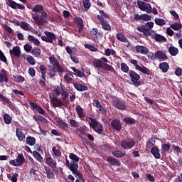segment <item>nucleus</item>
<instances>
[{"instance_id":"nucleus-1","label":"nucleus","mask_w":182,"mask_h":182,"mask_svg":"<svg viewBox=\"0 0 182 182\" xmlns=\"http://www.w3.org/2000/svg\"><path fill=\"white\" fill-rule=\"evenodd\" d=\"M93 66L95 68H97V69H103L104 70L108 71V72H112V73H115L116 70L113 68V66L103 63V61L99 60V59H95L93 61Z\"/></svg>"},{"instance_id":"nucleus-2","label":"nucleus","mask_w":182,"mask_h":182,"mask_svg":"<svg viewBox=\"0 0 182 182\" xmlns=\"http://www.w3.org/2000/svg\"><path fill=\"white\" fill-rule=\"evenodd\" d=\"M33 19L38 26H42L43 23H48L49 22V20L48 19V13H46L45 10L41 12L40 16L39 15H36Z\"/></svg>"},{"instance_id":"nucleus-3","label":"nucleus","mask_w":182,"mask_h":182,"mask_svg":"<svg viewBox=\"0 0 182 182\" xmlns=\"http://www.w3.org/2000/svg\"><path fill=\"white\" fill-rule=\"evenodd\" d=\"M129 76L131 77V81L135 87H139V86L141 85V81H140V75L136 73V71L132 70H129Z\"/></svg>"},{"instance_id":"nucleus-4","label":"nucleus","mask_w":182,"mask_h":182,"mask_svg":"<svg viewBox=\"0 0 182 182\" xmlns=\"http://www.w3.org/2000/svg\"><path fill=\"white\" fill-rule=\"evenodd\" d=\"M134 146H136V141L132 138H127L121 141V146L124 150H130Z\"/></svg>"},{"instance_id":"nucleus-5","label":"nucleus","mask_w":182,"mask_h":182,"mask_svg":"<svg viewBox=\"0 0 182 182\" xmlns=\"http://www.w3.org/2000/svg\"><path fill=\"white\" fill-rule=\"evenodd\" d=\"M44 35L42 36L41 39L43 42H46L47 43H53V41H56L57 37L55 33L50 31H44Z\"/></svg>"},{"instance_id":"nucleus-6","label":"nucleus","mask_w":182,"mask_h":182,"mask_svg":"<svg viewBox=\"0 0 182 182\" xmlns=\"http://www.w3.org/2000/svg\"><path fill=\"white\" fill-rule=\"evenodd\" d=\"M97 19L99 21L104 31H107V32H110V31H112V26H110L109 21H106L105 18L100 16V15H97Z\"/></svg>"},{"instance_id":"nucleus-7","label":"nucleus","mask_w":182,"mask_h":182,"mask_svg":"<svg viewBox=\"0 0 182 182\" xmlns=\"http://www.w3.org/2000/svg\"><path fill=\"white\" fill-rule=\"evenodd\" d=\"M130 63H132V65H134V66H135V69H136V70H139V72H141L145 75H151V71L150 70V69L147 68L146 66L141 67L137 65V60H131Z\"/></svg>"},{"instance_id":"nucleus-8","label":"nucleus","mask_w":182,"mask_h":182,"mask_svg":"<svg viewBox=\"0 0 182 182\" xmlns=\"http://www.w3.org/2000/svg\"><path fill=\"white\" fill-rule=\"evenodd\" d=\"M6 1V5L11 8V9H20L21 11H25V6L19 3H16L14 0H4Z\"/></svg>"},{"instance_id":"nucleus-9","label":"nucleus","mask_w":182,"mask_h":182,"mask_svg":"<svg viewBox=\"0 0 182 182\" xmlns=\"http://www.w3.org/2000/svg\"><path fill=\"white\" fill-rule=\"evenodd\" d=\"M137 6L141 11H145L146 14H151V4L143 1L137 0Z\"/></svg>"},{"instance_id":"nucleus-10","label":"nucleus","mask_w":182,"mask_h":182,"mask_svg":"<svg viewBox=\"0 0 182 182\" xmlns=\"http://www.w3.org/2000/svg\"><path fill=\"white\" fill-rule=\"evenodd\" d=\"M90 127L95 130L98 134H103V126L97 122L96 119H92L90 122Z\"/></svg>"},{"instance_id":"nucleus-11","label":"nucleus","mask_w":182,"mask_h":182,"mask_svg":"<svg viewBox=\"0 0 182 182\" xmlns=\"http://www.w3.org/2000/svg\"><path fill=\"white\" fill-rule=\"evenodd\" d=\"M23 161H25V156H23V154H20L18 155L16 159L9 161V164L15 167H19L23 164Z\"/></svg>"},{"instance_id":"nucleus-12","label":"nucleus","mask_w":182,"mask_h":182,"mask_svg":"<svg viewBox=\"0 0 182 182\" xmlns=\"http://www.w3.org/2000/svg\"><path fill=\"white\" fill-rule=\"evenodd\" d=\"M112 105L119 110H124L126 109V105L120 100L119 98H114L112 100Z\"/></svg>"},{"instance_id":"nucleus-13","label":"nucleus","mask_w":182,"mask_h":182,"mask_svg":"<svg viewBox=\"0 0 182 182\" xmlns=\"http://www.w3.org/2000/svg\"><path fill=\"white\" fill-rule=\"evenodd\" d=\"M107 161L111 166H115L116 167H120V166H122V162H120V160L113 156H108L107 158Z\"/></svg>"},{"instance_id":"nucleus-14","label":"nucleus","mask_w":182,"mask_h":182,"mask_svg":"<svg viewBox=\"0 0 182 182\" xmlns=\"http://www.w3.org/2000/svg\"><path fill=\"white\" fill-rule=\"evenodd\" d=\"M30 106L31 109H33V112H36V113H39L40 114H45V110L42 109L38 104L35 102H30Z\"/></svg>"},{"instance_id":"nucleus-15","label":"nucleus","mask_w":182,"mask_h":182,"mask_svg":"<svg viewBox=\"0 0 182 182\" xmlns=\"http://www.w3.org/2000/svg\"><path fill=\"white\" fill-rule=\"evenodd\" d=\"M61 97H62V100L64 105H69L70 103L69 92L66 91V89L61 88Z\"/></svg>"},{"instance_id":"nucleus-16","label":"nucleus","mask_w":182,"mask_h":182,"mask_svg":"<svg viewBox=\"0 0 182 182\" xmlns=\"http://www.w3.org/2000/svg\"><path fill=\"white\" fill-rule=\"evenodd\" d=\"M74 22L78 28V32H82L85 28V26L83 25V19H82L81 17H75L74 18Z\"/></svg>"},{"instance_id":"nucleus-17","label":"nucleus","mask_w":182,"mask_h":182,"mask_svg":"<svg viewBox=\"0 0 182 182\" xmlns=\"http://www.w3.org/2000/svg\"><path fill=\"white\" fill-rule=\"evenodd\" d=\"M111 126L113 127L114 130L117 132H120L122 130V122L120 119H114L111 122Z\"/></svg>"},{"instance_id":"nucleus-18","label":"nucleus","mask_w":182,"mask_h":182,"mask_svg":"<svg viewBox=\"0 0 182 182\" xmlns=\"http://www.w3.org/2000/svg\"><path fill=\"white\" fill-rule=\"evenodd\" d=\"M0 73V83H8V73L5 70V69H1Z\"/></svg>"},{"instance_id":"nucleus-19","label":"nucleus","mask_w":182,"mask_h":182,"mask_svg":"<svg viewBox=\"0 0 182 182\" xmlns=\"http://www.w3.org/2000/svg\"><path fill=\"white\" fill-rule=\"evenodd\" d=\"M46 163L51 168H56V166L58 164V163L56 162V160L53 159L52 156L47 157L46 159Z\"/></svg>"},{"instance_id":"nucleus-20","label":"nucleus","mask_w":182,"mask_h":182,"mask_svg":"<svg viewBox=\"0 0 182 182\" xmlns=\"http://www.w3.org/2000/svg\"><path fill=\"white\" fill-rule=\"evenodd\" d=\"M135 49L138 53H141V55H147L149 53V49L146 46H136Z\"/></svg>"},{"instance_id":"nucleus-21","label":"nucleus","mask_w":182,"mask_h":182,"mask_svg":"<svg viewBox=\"0 0 182 182\" xmlns=\"http://www.w3.org/2000/svg\"><path fill=\"white\" fill-rule=\"evenodd\" d=\"M73 86L75 89H76V90H77L78 92H85L88 89L87 86L85 85L84 84H80L77 82H74Z\"/></svg>"},{"instance_id":"nucleus-22","label":"nucleus","mask_w":182,"mask_h":182,"mask_svg":"<svg viewBox=\"0 0 182 182\" xmlns=\"http://www.w3.org/2000/svg\"><path fill=\"white\" fill-rule=\"evenodd\" d=\"M151 154L156 160H159L160 157H161V154H160V149L156 146H154L151 149Z\"/></svg>"},{"instance_id":"nucleus-23","label":"nucleus","mask_w":182,"mask_h":182,"mask_svg":"<svg viewBox=\"0 0 182 182\" xmlns=\"http://www.w3.org/2000/svg\"><path fill=\"white\" fill-rule=\"evenodd\" d=\"M10 55H14L16 58H21V48L19 46H15L12 50H9Z\"/></svg>"},{"instance_id":"nucleus-24","label":"nucleus","mask_w":182,"mask_h":182,"mask_svg":"<svg viewBox=\"0 0 182 182\" xmlns=\"http://www.w3.org/2000/svg\"><path fill=\"white\" fill-rule=\"evenodd\" d=\"M155 58L157 59H161L162 60H167V59H168L167 55L161 50H158L155 53Z\"/></svg>"},{"instance_id":"nucleus-25","label":"nucleus","mask_w":182,"mask_h":182,"mask_svg":"<svg viewBox=\"0 0 182 182\" xmlns=\"http://www.w3.org/2000/svg\"><path fill=\"white\" fill-rule=\"evenodd\" d=\"M16 134L19 141H23V140H25V134H23L22 129H21L20 128H16Z\"/></svg>"},{"instance_id":"nucleus-26","label":"nucleus","mask_w":182,"mask_h":182,"mask_svg":"<svg viewBox=\"0 0 182 182\" xmlns=\"http://www.w3.org/2000/svg\"><path fill=\"white\" fill-rule=\"evenodd\" d=\"M72 70L74 72V75L75 76H78V77H85L86 74H85V69H82V71L77 70L76 68L73 67Z\"/></svg>"},{"instance_id":"nucleus-27","label":"nucleus","mask_w":182,"mask_h":182,"mask_svg":"<svg viewBox=\"0 0 182 182\" xmlns=\"http://www.w3.org/2000/svg\"><path fill=\"white\" fill-rule=\"evenodd\" d=\"M170 68V65H168V63L167 62L161 63L159 64V69L164 73H167L168 71V69Z\"/></svg>"},{"instance_id":"nucleus-28","label":"nucleus","mask_w":182,"mask_h":182,"mask_svg":"<svg viewBox=\"0 0 182 182\" xmlns=\"http://www.w3.org/2000/svg\"><path fill=\"white\" fill-rule=\"evenodd\" d=\"M57 123L60 126V127H61V129H63V130H65L66 132L69 130V124L65 122V121L62 119H58L57 121Z\"/></svg>"},{"instance_id":"nucleus-29","label":"nucleus","mask_w":182,"mask_h":182,"mask_svg":"<svg viewBox=\"0 0 182 182\" xmlns=\"http://www.w3.org/2000/svg\"><path fill=\"white\" fill-rule=\"evenodd\" d=\"M68 168L70 170V171H72V173H75L76 170L79 168V165H77V162H75V161H71Z\"/></svg>"},{"instance_id":"nucleus-30","label":"nucleus","mask_w":182,"mask_h":182,"mask_svg":"<svg viewBox=\"0 0 182 182\" xmlns=\"http://www.w3.org/2000/svg\"><path fill=\"white\" fill-rule=\"evenodd\" d=\"M112 156H114V157H117V159H122V157H124V156H126V152L120 150L113 151Z\"/></svg>"},{"instance_id":"nucleus-31","label":"nucleus","mask_w":182,"mask_h":182,"mask_svg":"<svg viewBox=\"0 0 182 182\" xmlns=\"http://www.w3.org/2000/svg\"><path fill=\"white\" fill-rule=\"evenodd\" d=\"M18 26H20L21 29H23V31H31L32 29V27H31V25H29V23L25 21L20 22V24H18Z\"/></svg>"},{"instance_id":"nucleus-32","label":"nucleus","mask_w":182,"mask_h":182,"mask_svg":"<svg viewBox=\"0 0 182 182\" xmlns=\"http://www.w3.org/2000/svg\"><path fill=\"white\" fill-rule=\"evenodd\" d=\"M46 66L45 65H40V70L41 72V78L43 80H46V70H47Z\"/></svg>"},{"instance_id":"nucleus-33","label":"nucleus","mask_w":182,"mask_h":182,"mask_svg":"<svg viewBox=\"0 0 182 182\" xmlns=\"http://www.w3.org/2000/svg\"><path fill=\"white\" fill-rule=\"evenodd\" d=\"M44 169L47 173V178H55V173H53V171H52V169H50V168L45 166Z\"/></svg>"},{"instance_id":"nucleus-34","label":"nucleus","mask_w":182,"mask_h":182,"mask_svg":"<svg viewBox=\"0 0 182 182\" xmlns=\"http://www.w3.org/2000/svg\"><path fill=\"white\" fill-rule=\"evenodd\" d=\"M168 50L171 56H177L178 55V48L174 46H170Z\"/></svg>"},{"instance_id":"nucleus-35","label":"nucleus","mask_w":182,"mask_h":182,"mask_svg":"<svg viewBox=\"0 0 182 182\" xmlns=\"http://www.w3.org/2000/svg\"><path fill=\"white\" fill-rule=\"evenodd\" d=\"M117 39L119 41V42H126L129 43V40L127 38H126L125 35H123L122 33H118L116 36Z\"/></svg>"},{"instance_id":"nucleus-36","label":"nucleus","mask_w":182,"mask_h":182,"mask_svg":"<svg viewBox=\"0 0 182 182\" xmlns=\"http://www.w3.org/2000/svg\"><path fill=\"white\" fill-rule=\"evenodd\" d=\"M54 69H56V72L59 73V75H62L65 72V68L60 65V63L55 64V66H53Z\"/></svg>"},{"instance_id":"nucleus-37","label":"nucleus","mask_w":182,"mask_h":182,"mask_svg":"<svg viewBox=\"0 0 182 182\" xmlns=\"http://www.w3.org/2000/svg\"><path fill=\"white\" fill-rule=\"evenodd\" d=\"M26 144H28V146H35L36 144V139L33 136H27Z\"/></svg>"},{"instance_id":"nucleus-38","label":"nucleus","mask_w":182,"mask_h":182,"mask_svg":"<svg viewBox=\"0 0 182 182\" xmlns=\"http://www.w3.org/2000/svg\"><path fill=\"white\" fill-rule=\"evenodd\" d=\"M43 9H44L43 6L41 4H37L33 8L32 11L35 12V14H39V12L44 11L45 10Z\"/></svg>"},{"instance_id":"nucleus-39","label":"nucleus","mask_w":182,"mask_h":182,"mask_svg":"<svg viewBox=\"0 0 182 182\" xmlns=\"http://www.w3.org/2000/svg\"><path fill=\"white\" fill-rule=\"evenodd\" d=\"M41 48H39V47H34L32 50H31V53L33 56H36V58H38V56H41Z\"/></svg>"},{"instance_id":"nucleus-40","label":"nucleus","mask_w":182,"mask_h":182,"mask_svg":"<svg viewBox=\"0 0 182 182\" xmlns=\"http://www.w3.org/2000/svg\"><path fill=\"white\" fill-rule=\"evenodd\" d=\"M154 39L156 42H167V38L160 34H156L154 36Z\"/></svg>"},{"instance_id":"nucleus-41","label":"nucleus","mask_w":182,"mask_h":182,"mask_svg":"<svg viewBox=\"0 0 182 182\" xmlns=\"http://www.w3.org/2000/svg\"><path fill=\"white\" fill-rule=\"evenodd\" d=\"M82 5L84 6L85 11H89L90 9V6H92V4L90 3V0H83Z\"/></svg>"},{"instance_id":"nucleus-42","label":"nucleus","mask_w":182,"mask_h":182,"mask_svg":"<svg viewBox=\"0 0 182 182\" xmlns=\"http://www.w3.org/2000/svg\"><path fill=\"white\" fill-rule=\"evenodd\" d=\"M0 102H2L3 103H6L9 106L12 105V102H11V100H9L8 98H6V97L4 96V95L1 93H0Z\"/></svg>"},{"instance_id":"nucleus-43","label":"nucleus","mask_w":182,"mask_h":182,"mask_svg":"<svg viewBox=\"0 0 182 182\" xmlns=\"http://www.w3.org/2000/svg\"><path fill=\"white\" fill-rule=\"evenodd\" d=\"M170 28L173 29V31H179V29H181L182 28V24L181 23H173L170 25Z\"/></svg>"},{"instance_id":"nucleus-44","label":"nucleus","mask_w":182,"mask_h":182,"mask_svg":"<svg viewBox=\"0 0 182 182\" xmlns=\"http://www.w3.org/2000/svg\"><path fill=\"white\" fill-rule=\"evenodd\" d=\"M4 123L6 124H11L12 123V117H10L9 114L3 115Z\"/></svg>"},{"instance_id":"nucleus-45","label":"nucleus","mask_w":182,"mask_h":182,"mask_svg":"<svg viewBox=\"0 0 182 182\" xmlns=\"http://www.w3.org/2000/svg\"><path fill=\"white\" fill-rule=\"evenodd\" d=\"M64 79L67 83H72V80H73V75L71 73H66L64 76Z\"/></svg>"},{"instance_id":"nucleus-46","label":"nucleus","mask_w":182,"mask_h":182,"mask_svg":"<svg viewBox=\"0 0 182 182\" xmlns=\"http://www.w3.org/2000/svg\"><path fill=\"white\" fill-rule=\"evenodd\" d=\"M33 156L34 158L38 160V161H42L43 160V158L42 157V155L38 152V151H33Z\"/></svg>"},{"instance_id":"nucleus-47","label":"nucleus","mask_w":182,"mask_h":182,"mask_svg":"<svg viewBox=\"0 0 182 182\" xmlns=\"http://www.w3.org/2000/svg\"><path fill=\"white\" fill-rule=\"evenodd\" d=\"M121 70L122 72H124V73H128V72H130L129 70V66L126 63H121Z\"/></svg>"},{"instance_id":"nucleus-48","label":"nucleus","mask_w":182,"mask_h":182,"mask_svg":"<svg viewBox=\"0 0 182 182\" xmlns=\"http://www.w3.org/2000/svg\"><path fill=\"white\" fill-rule=\"evenodd\" d=\"M52 151L55 157H60L62 156V151L60 149H57L56 146H53Z\"/></svg>"},{"instance_id":"nucleus-49","label":"nucleus","mask_w":182,"mask_h":182,"mask_svg":"<svg viewBox=\"0 0 182 182\" xmlns=\"http://www.w3.org/2000/svg\"><path fill=\"white\" fill-rule=\"evenodd\" d=\"M156 25H159V26H163V25H166V20L163 18H155L154 20Z\"/></svg>"},{"instance_id":"nucleus-50","label":"nucleus","mask_w":182,"mask_h":182,"mask_svg":"<svg viewBox=\"0 0 182 182\" xmlns=\"http://www.w3.org/2000/svg\"><path fill=\"white\" fill-rule=\"evenodd\" d=\"M124 122L127 123V124H135L136 119L130 117H125L124 119Z\"/></svg>"},{"instance_id":"nucleus-51","label":"nucleus","mask_w":182,"mask_h":182,"mask_svg":"<svg viewBox=\"0 0 182 182\" xmlns=\"http://www.w3.org/2000/svg\"><path fill=\"white\" fill-rule=\"evenodd\" d=\"M69 157L71 160H73V161H75V163H79L80 159L79 156H77V155L73 153H70Z\"/></svg>"},{"instance_id":"nucleus-52","label":"nucleus","mask_w":182,"mask_h":182,"mask_svg":"<svg viewBox=\"0 0 182 182\" xmlns=\"http://www.w3.org/2000/svg\"><path fill=\"white\" fill-rule=\"evenodd\" d=\"M33 119L36 120V122H39V120H41L43 123H48L46 119L41 115H38V117L34 115Z\"/></svg>"},{"instance_id":"nucleus-53","label":"nucleus","mask_w":182,"mask_h":182,"mask_svg":"<svg viewBox=\"0 0 182 182\" xmlns=\"http://www.w3.org/2000/svg\"><path fill=\"white\" fill-rule=\"evenodd\" d=\"M85 48L86 49H89L91 52H97V48L95 47V46H91L90 44H85Z\"/></svg>"},{"instance_id":"nucleus-54","label":"nucleus","mask_w":182,"mask_h":182,"mask_svg":"<svg viewBox=\"0 0 182 182\" xmlns=\"http://www.w3.org/2000/svg\"><path fill=\"white\" fill-rule=\"evenodd\" d=\"M52 103L54 107H60L61 106H63V102H62V100H60L59 99L53 101Z\"/></svg>"},{"instance_id":"nucleus-55","label":"nucleus","mask_w":182,"mask_h":182,"mask_svg":"<svg viewBox=\"0 0 182 182\" xmlns=\"http://www.w3.org/2000/svg\"><path fill=\"white\" fill-rule=\"evenodd\" d=\"M93 102H94V106H95L97 109H99V110H102L103 109V107H102V105H100V102L99 101V100L94 99Z\"/></svg>"},{"instance_id":"nucleus-56","label":"nucleus","mask_w":182,"mask_h":182,"mask_svg":"<svg viewBox=\"0 0 182 182\" xmlns=\"http://www.w3.org/2000/svg\"><path fill=\"white\" fill-rule=\"evenodd\" d=\"M97 33H99V30L96 28H94L90 31V35L92 36V38H97Z\"/></svg>"},{"instance_id":"nucleus-57","label":"nucleus","mask_w":182,"mask_h":182,"mask_svg":"<svg viewBox=\"0 0 182 182\" xmlns=\"http://www.w3.org/2000/svg\"><path fill=\"white\" fill-rule=\"evenodd\" d=\"M49 60L50 63H51L53 66H55L59 63V61L54 56L49 57Z\"/></svg>"},{"instance_id":"nucleus-58","label":"nucleus","mask_w":182,"mask_h":182,"mask_svg":"<svg viewBox=\"0 0 182 182\" xmlns=\"http://www.w3.org/2000/svg\"><path fill=\"white\" fill-rule=\"evenodd\" d=\"M27 62H28V63L32 65H36V63L35 58H33L32 55H27Z\"/></svg>"},{"instance_id":"nucleus-59","label":"nucleus","mask_w":182,"mask_h":182,"mask_svg":"<svg viewBox=\"0 0 182 182\" xmlns=\"http://www.w3.org/2000/svg\"><path fill=\"white\" fill-rule=\"evenodd\" d=\"M161 149L165 153H168L170 151V144H164L161 145Z\"/></svg>"},{"instance_id":"nucleus-60","label":"nucleus","mask_w":182,"mask_h":182,"mask_svg":"<svg viewBox=\"0 0 182 182\" xmlns=\"http://www.w3.org/2000/svg\"><path fill=\"white\" fill-rule=\"evenodd\" d=\"M0 60L4 63H8V60L6 59L5 54H4V52H2L1 50H0Z\"/></svg>"},{"instance_id":"nucleus-61","label":"nucleus","mask_w":182,"mask_h":182,"mask_svg":"<svg viewBox=\"0 0 182 182\" xmlns=\"http://www.w3.org/2000/svg\"><path fill=\"white\" fill-rule=\"evenodd\" d=\"M154 143H156V140L153 139H150L146 144L147 149H151L154 146Z\"/></svg>"},{"instance_id":"nucleus-62","label":"nucleus","mask_w":182,"mask_h":182,"mask_svg":"<svg viewBox=\"0 0 182 182\" xmlns=\"http://www.w3.org/2000/svg\"><path fill=\"white\" fill-rule=\"evenodd\" d=\"M142 21L147 22V21H151V16L149 14H142Z\"/></svg>"},{"instance_id":"nucleus-63","label":"nucleus","mask_w":182,"mask_h":182,"mask_svg":"<svg viewBox=\"0 0 182 182\" xmlns=\"http://www.w3.org/2000/svg\"><path fill=\"white\" fill-rule=\"evenodd\" d=\"M75 110L77 114H83V108L80 105H76Z\"/></svg>"},{"instance_id":"nucleus-64","label":"nucleus","mask_w":182,"mask_h":182,"mask_svg":"<svg viewBox=\"0 0 182 182\" xmlns=\"http://www.w3.org/2000/svg\"><path fill=\"white\" fill-rule=\"evenodd\" d=\"M49 97H50V101L53 102H55V100H57L58 99V97L55 94H54V92H51L50 95H49Z\"/></svg>"}]
</instances>
